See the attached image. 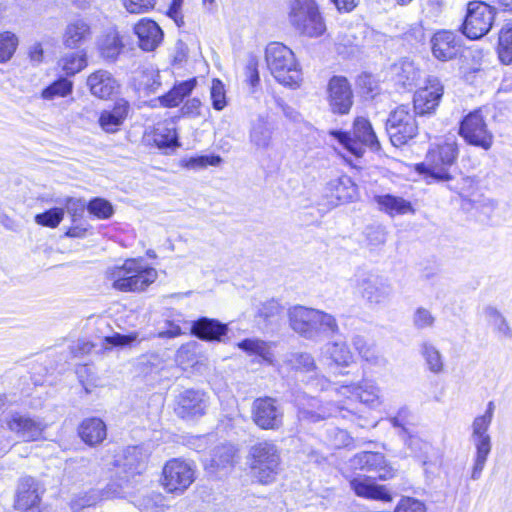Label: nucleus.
I'll return each mask as SVG.
<instances>
[{"mask_svg": "<svg viewBox=\"0 0 512 512\" xmlns=\"http://www.w3.org/2000/svg\"><path fill=\"white\" fill-rule=\"evenodd\" d=\"M156 0H123V5L129 13H146L154 8Z\"/></svg>", "mask_w": 512, "mask_h": 512, "instance_id": "nucleus-54", "label": "nucleus"}, {"mask_svg": "<svg viewBox=\"0 0 512 512\" xmlns=\"http://www.w3.org/2000/svg\"><path fill=\"white\" fill-rule=\"evenodd\" d=\"M250 139L258 148H267L271 141V131L264 123H259L251 130Z\"/></svg>", "mask_w": 512, "mask_h": 512, "instance_id": "nucleus-50", "label": "nucleus"}, {"mask_svg": "<svg viewBox=\"0 0 512 512\" xmlns=\"http://www.w3.org/2000/svg\"><path fill=\"white\" fill-rule=\"evenodd\" d=\"M432 53L440 61H448L456 57L460 50V41L451 31H439L431 39Z\"/></svg>", "mask_w": 512, "mask_h": 512, "instance_id": "nucleus-22", "label": "nucleus"}, {"mask_svg": "<svg viewBox=\"0 0 512 512\" xmlns=\"http://www.w3.org/2000/svg\"><path fill=\"white\" fill-rule=\"evenodd\" d=\"M282 312V306L276 300L265 302L259 310V316L267 321H272Z\"/></svg>", "mask_w": 512, "mask_h": 512, "instance_id": "nucleus-57", "label": "nucleus"}, {"mask_svg": "<svg viewBox=\"0 0 512 512\" xmlns=\"http://www.w3.org/2000/svg\"><path fill=\"white\" fill-rule=\"evenodd\" d=\"M87 209L99 219H108L114 212L111 203L102 198L91 200L87 205Z\"/></svg>", "mask_w": 512, "mask_h": 512, "instance_id": "nucleus-49", "label": "nucleus"}, {"mask_svg": "<svg viewBox=\"0 0 512 512\" xmlns=\"http://www.w3.org/2000/svg\"><path fill=\"white\" fill-rule=\"evenodd\" d=\"M72 82L66 78H60L42 91V97L51 100L55 97H65L72 91Z\"/></svg>", "mask_w": 512, "mask_h": 512, "instance_id": "nucleus-44", "label": "nucleus"}, {"mask_svg": "<svg viewBox=\"0 0 512 512\" xmlns=\"http://www.w3.org/2000/svg\"><path fill=\"white\" fill-rule=\"evenodd\" d=\"M235 450L231 446H222L215 450L212 464L217 468L231 466L234 462Z\"/></svg>", "mask_w": 512, "mask_h": 512, "instance_id": "nucleus-52", "label": "nucleus"}, {"mask_svg": "<svg viewBox=\"0 0 512 512\" xmlns=\"http://www.w3.org/2000/svg\"><path fill=\"white\" fill-rule=\"evenodd\" d=\"M331 433L333 434V439L331 440L333 447L340 448L350 443V437L345 430L335 428Z\"/></svg>", "mask_w": 512, "mask_h": 512, "instance_id": "nucleus-64", "label": "nucleus"}, {"mask_svg": "<svg viewBox=\"0 0 512 512\" xmlns=\"http://www.w3.org/2000/svg\"><path fill=\"white\" fill-rule=\"evenodd\" d=\"M352 344L360 357L370 365L377 367H383L386 365L387 360L375 346L368 344L364 337L360 335L354 336Z\"/></svg>", "mask_w": 512, "mask_h": 512, "instance_id": "nucleus-36", "label": "nucleus"}, {"mask_svg": "<svg viewBox=\"0 0 512 512\" xmlns=\"http://www.w3.org/2000/svg\"><path fill=\"white\" fill-rule=\"evenodd\" d=\"M393 72L399 83L406 85L414 81L417 77V71L409 61H401L393 66Z\"/></svg>", "mask_w": 512, "mask_h": 512, "instance_id": "nucleus-48", "label": "nucleus"}, {"mask_svg": "<svg viewBox=\"0 0 512 512\" xmlns=\"http://www.w3.org/2000/svg\"><path fill=\"white\" fill-rule=\"evenodd\" d=\"M5 423L9 431L24 442L37 441L42 438L47 425L38 418L18 412L6 417Z\"/></svg>", "mask_w": 512, "mask_h": 512, "instance_id": "nucleus-16", "label": "nucleus"}, {"mask_svg": "<svg viewBox=\"0 0 512 512\" xmlns=\"http://www.w3.org/2000/svg\"><path fill=\"white\" fill-rule=\"evenodd\" d=\"M44 488L32 478H22L18 484L15 508L21 512H46L42 508L41 496Z\"/></svg>", "mask_w": 512, "mask_h": 512, "instance_id": "nucleus-17", "label": "nucleus"}, {"mask_svg": "<svg viewBox=\"0 0 512 512\" xmlns=\"http://www.w3.org/2000/svg\"><path fill=\"white\" fill-rule=\"evenodd\" d=\"M149 457V451L143 446H128L123 450L122 460H117V463L131 475L141 474L146 468Z\"/></svg>", "mask_w": 512, "mask_h": 512, "instance_id": "nucleus-27", "label": "nucleus"}, {"mask_svg": "<svg viewBox=\"0 0 512 512\" xmlns=\"http://www.w3.org/2000/svg\"><path fill=\"white\" fill-rule=\"evenodd\" d=\"M251 413L253 422L261 429L276 430L282 426L283 410L274 398L255 399Z\"/></svg>", "mask_w": 512, "mask_h": 512, "instance_id": "nucleus-14", "label": "nucleus"}, {"mask_svg": "<svg viewBox=\"0 0 512 512\" xmlns=\"http://www.w3.org/2000/svg\"><path fill=\"white\" fill-rule=\"evenodd\" d=\"M201 106L202 103L197 98H192L186 101V103L182 106V113L185 116L189 117H198L201 115Z\"/></svg>", "mask_w": 512, "mask_h": 512, "instance_id": "nucleus-63", "label": "nucleus"}, {"mask_svg": "<svg viewBox=\"0 0 512 512\" xmlns=\"http://www.w3.org/2000/svg\"><path fill=\"white\" fill-rule=\"evenodd\" d=\"M134 32L138 37L139 46L144 51H153L163 39L159 25L150 19L143 18L135 26Z\"/></svg>", "mask_w": 512, "mask_h": 512, "instance_id": "nucleus-23", "label": "nucleus"}, {"mask_svg": "<svg viewBox=\"0 0 512 512\" xmlns=\"http://www.w3.org/2000/svg\"><path fill=\"white\" fill-rule=\"evenodd\" d=\"M289 19L301 34L308 37H319L326 31V25L313 0H294Z\"/></svg>", "mask_w": 512, "mask_h": 512, "instance_id": "nucleus-7", "label": "nucleus"}, {"mask_svg": "<svg viewBox=\"0 0 512 512\" xmlns=\"http://www.w3.org/2000/svg\"><path fill=\"white\" fill-rule=\"evenodd\" d=\"M207 406V397L203 392L187 389L177 396L175 412L183 419H193L204 415Z\"/></svg>", "mask_w": 512, "mask_h": 512, "instance_id": "nucleus-19", "label": "nucleus"}, {"mask_svg": "<svg viewBox=\"0 0 512 512\" xmlns=\"http://www.w3.org/2000/svg\"><path fill=\"white\" fill-rule=\"evenodd\" d=\"M367 240L373 246L384 244L386 241V232L381 227L368 228Z\"/></svg>", "mask_w": 512, "mask_h": 512, "instance_id": "nucleus-61", "label": "nucleus"}, {"mask_svg": "<svg viewBox=\"0 0 512 512\" xmlns=\"http://www.w3.org/2000/svg\"><path fill=\"white\" fill-rule=\"evenodd\" d=\"M315 318L319 320L313 324L312 342H321L339 332L337 320L333 315L317 309Z\"/></svg>", "mask_w": 512, "mask_h": 512, "instance_id": "nucleus-34", "label": "nucleus"}, {"mask_svg": "<svg viewBox=\"0 0 512 512\" xmlns=\"http://www.w3.org/2000/svg\"><path fill=\"white\" fill-rule=\"evenodd\" d=\"M152 140L160 149L179 146L176 128L171 123L157 124L152 133Z\"/></svg>", "mask_w": 512, "mask_h": 512, "instance_id": "nucleus-37", "label": "nucleus"}, {"mask_svg": "<svg viewBox=\"0 0 512 512\" xmlns=\"http://www.w3.org/2000/svg\"><path fill=\"white\" fill-rule=\"evenodd\" d=\"M221 162L219 156H198L191 157L186 162V166L191 169H202L208 165L217 166Z\"/></svg>", "mask_w": 512, "mask_h": 512, "instance_id": "nucleus-55", "label": "nucleus"}, {"mask_svg": "<svg viewBox=\"0 0 512 512\" xmlns=\"http://www.w3.org/2000/svg\"><path fill=\"white\" fill-rule=\"evenodd\" d=\"M195 479L196 467L191 461L173 458L162 469V485L168 493L183 494Z\"/></svg>", "mask_w": 512, "mask_h": 512, "instance_id": "nucleus-9", "label": "nucleus"}, {"mask_svg": "<svg viewBox=\"0 0 512 512\" xmlns=\"http://www.w3.org/2000/svg\"><path fill=\"white\" fill-rule=\"evenodd\" d=\"M273 346L274 343L266 342L258 338H247L237 343V347L248 355L258 356L261 358L262 362L275 366L276 360L273 352Z\"/></svg>", "mask_w": 512, "mask_h": 512, "instance_id": "nucleus-29", "label": "nucleus"}, {"mask_svg": "<svg viewBox=\"0 0 512 512\" xmlns=\"http://www.w3.org/2000/svg\"><path fill=\"white\" fill-rule=\"evenodd\" d=\"M91 37V28L89 24L77 19L70 22L63 33V44L67 48H77L85 43Z\"/></svg>", "mask_w": 512, "mask_h": 512, "instance_id": "nucleus-32", "label": "nucleus"}, {"mask_svg": "<svg viewBox=\"0 0 512 512\" xmlns=\"http://www.w3.org/2000/svg\"><path fill=\"white\" fill-rule=\"evenodd\" d=\"M321 356L329 361V365L337 367H348L354 361L353 353L349 346L343 341H333L326 343L321 348Z\"/></svg>", "mask_w": 512, "mask_h": 512, "instance_id": "nucleus-28", "label": "nucleus"}, {"mask_svg": "<svg viewBox=\"0 0 512 512\" xmlns=\"http://www.w3.org/2000/svg\"><path fill=\"white\" fill-rule=\"evenodd\" d=\"M331 135L357 157L363 155L364 146H367L372 150H378L380 148L379 141L371 123L363 117L355 119L352 136L347 132L341 131H331Z\"/></svg>", "mask_w": 512, "mask_h": 512, "instance_id": "nucleus-8", "label": "nucleus"}, {"mask_svg": "<svg viewBox=\"0 0 512 512\" xmlns=\"http://www.w3.org/2000/svg\"><path fill=\"white\" fill-rule=\"evenodd\" d=\"M87 65L86 55L80 52H71L59 60V66L67 76H73Z\"/></svg>", "mask_w": 512, "mask_h": 512, "instance_id": "nucleus-40", "label": "nucleus"}, {"mask_svg": "<svg viewBox=\"0 0 512 512\" xmlns=\"http://www.w3.org/2000/svg\"><path fill=\"white\" fill-rule=\"evenodd\" d=\"M196 85V79L183 81L175 85L168 93L160 96L157 101L160 106L172 108L178 106L188 96Z\"/></svg>", "mask_w": 512, "mask_h": 512, "instance_id": "nucleus-35", "label": "nucleus"}, {"mask_svg": "<svg viewBox=\"0 0 512 512\" xmlns=\"http://www.w3.org/2000/svg\"><path fill=\"white\" fill-rule=\"evenodd\" d=\"M64 217V209L63 208H52L44 213L37 214L35 216V222L38 225L46 226L50 228H56Z\"/></svg>", "mask_w": 512, "mask_h": 512, "instance_id": "nucleus-47", "label": "nucleus"}, {"mask_svg": "<svg viewBox=\"0 0 512 512\" xmlns=\"http://www.w3.org/2000/svg\"><path fill=\"white\" fill-rule=\"evenodd\" d=\"M86 208V203L83 199L69 198L66 201V209L68 214L72 217L73 221L81 218Z\"/></svg>", "mask_w": 512, "mask_h": 512, "instance_id": "nucleus-59", "label": "nucleus"}, {"mask_svg": "<svg viewBox=\"0 0 512 512\" xmlns=\"http://www.w3.org/2000/svg\"><path fill=\"white\" fill-rule=\"evenodd\" d=\"M421 353L431 372L440 373L443 371L444 363L442 355L434 345L427 342L423 343Z\"/></svg>", "mask_w": 512, "mask_h": 512, "instance_id": "nucleus-42", "label": "nucleus"}, {"mask_svg": "<svg viewBox=\"0 0 512 512\" xmlns=\"http://www.w3.org/2000/svg\"><path fill=\"white\" fill-rule=\"evenodd\" d=\"M351 488L360 496L372 500L391 502L392 495L385 486L377 485L369 479L355 478L350 482Z\"/></svg>", "mask_w": 512, "mask_h": 512, "instance_id": "nucleus-31", "label": "nucleus"}, {"mask_svg": "<svg viewBox=\"0 0 512 512\" xmlns=\"http://www.w3.org/2000/svg\"><path fill=\"white\" fill-rule=\"evenodd\" d=\"M79 435L90 446L100 444L107 436L106 424L97 417L85 419L79 427Z\"/></svg>", "mask_w": 512, "mask_h": 512, "instance_id": "nucleus-33", "label": "nucleus"}, {"mask_svg": "<svg viewBox=\"0 0 512 512\" xmlns=\"http://www.w3.org/2000/svg\"><path fill=\"white\" fill-rule=\"evenodd\" d=\"M409 416V410L407 408H401L396 416L389 418V421L393 427L401 428L402 431L407 432L406 426L409 424Z\"/></svg>", "mask_w": 512, "mask_h": 512, "instance_id": "nucleus-62", "label": "nucleus"}, {"mask_svg": "<svg viewBox=\"0 0 512 512\" xmlns=\"http://www.w3.org/2000/svg\"><path fill=\"white\" fill-rule=\"evenodd\" d=\"M459 134L473 146L489 150L493 144V134L487 128L480 110L469 113L461 122Z\"/></svg>", "mask_w": 512, "mask_h": 512, "instance_id": "nucleus-13", "label": "nucleus"}, {"mask_svg": "<svg viewBox=\"0 0 512 512\" xmlns=\"http://www.w3.org/2000/svg\"><path fill=\"white\" fill-rule=\"evenodd\" d=\"M249 457L252 475L258 482L266 485L276 480L281 470V457L274 442H257L250 448Z\"/></svg>", "mask_w": 512, "mask_h": 512, "instance_id": "nucleus-5", "label": "nucleus"}, {"mask_svg": "<svg viewBox=\"0 0 512 512\" xmlns=\"http://www.w3.org/2000/svg\"><path fill=\"white\" fill-rule=\"evenodd\" d=\"M379 387L372 381H363L361 385L341 386L338 390L340 396L346 397L347 401L329 404L324 407L320 405L318 399L313 397L298 396L296 399L299 417L311 422H317L331 416L339 414L342 418L352 422H357L360 427L366 426V420L358 416L353 405L358 401L360 403L376 406L380 404Z\"/></svg>", "mask_w": 512, "mask_h": 512, "instance_id": "nucleus-1", "label": "nucleus"}, {"mask_svg": "<svg viewBox=\"0 0 512 512\" xmlns=\"http://www.w3.org/2000/svg\"><path fill=\"white\" fill-rule=\"evenodd\" d=\"M245 73L247 77V81L251 86H256L259 81V72H258V61L256 58H250L247 62Z\"/></svg>", "mask_w": 512, "mask_h": 512, "instance_id": "nucleus-60", "label": "nucleus"}, {"mask_svg": "<svg viewBox=\"0 0 512 512\" xmlns=\"http://www.w3.org/2000/svg\"><path fill=\"white\" fill-rule=\"evenodd\" d=\"M386 131L395 147L407 144L418 133V125L413 113L405 105L393 110L387 121Z\"/></svg>", "mask_w": 512, "mask_h": 512, "instance_id": "nucleus-11", "label": "nucleus"}, {"mask_svg": "<svg viewBox=\"0 0 512 512\" xmlns=\"http://www.w3.org/2000/svg\"><path fill=\"white\" fill-rule=\"evenodd\" d=\"M87 85L91 94L100 99H108L119 87L116 79L106 70H98L89 75Z\"/></svg>", "mask_w": 512, "mask_h": 512, "instance_id": "nucleus-25", "label": "nucleus"}, {"mask_svg": "<svg viewBox=\"0 0 512 512\" xmlns=\"http://www.w3.org/2000/svg\"><path fill=\"white\" fill-rule=\"evenodd\" d=\"M412 321L416 329L423 330L434 326L435 317L430 310L418 307L413 314Z\"/></svg>", "mask_w": 512, "mask_h": 512, "instance_id": "nucleus-53", "label": "nucleus"}, {"mask_svg": "<svg viewBox=\"0 0 512 512\" xmlns=\"http://www.w3.org/2000/svg\"><path fill=\"white\" fill-rule=\"evenodd\" d=\"M350 462L354 469L374 473V477L381 480H387L394 475V471L387 465L384 455L378 452L358 453Z\"/></svg>", "mask_w": 512, "mask_h": 512, "instance_id": "nucleus-20", "label": "nucleus"}, {"mask_svg": "<svg viewBox=\"0 0 512 512\" xmlns=\"http://www.w3.org/2000/svg\"><path fill=\"white\" fill-rule=\"evenodd\" d=\"M317 309L296 305L288 310L290 328L306 340L312 341L313 324L319 320L315 318Z\"/></svg>", "mask_w": 512, "mask_h": 512, "instance_id": "nucleus-21", "label": "nucleus"}, {"mask_svg": "<svg viewBox=\"0 0 512 512\" xmlns=\"http://www.w3.org/2000/svg\"><path fill=\"white\" fill-rule=\"evenodd\" d=\"M123 44L117 33L106 36L101 44V55L108 60H115L120 54Z\"/></svg>", "mask_w": 512, "mask_h": 512, "instance_id": "nucleus-45", "label": "nucleus"}, {"mask_svg": "<svg viewBox=\"0 0 512 512\" xmlns=\"http://www.w3.org/2000/svg\"><path fill=\"white\" fill-rule=\"evenodd\" d=\"M457 157L458 146L455 138H447L442 143L432 145L424 161L417 164L415 169L436 181H449L452 178L449 169Z\"/></svg>", "mask_w": 512, "mask_h": 512, "instance_id": "nucleus-4", "label": "nucleus"}, {"mask_svg": "<svg viewBox=\"0 0 512 512\" xmlns=\"http://www.w3.org/2000/svg\"><path fill=\"white\" fill-rule=\"evenodd\" d=\"M265 59L278 83L292 89L300 87L303 81L302 69L289 47L280 42H272L266 47Z\"/></svg>", "mask_w": 512, "mask_h": 512, "instance_id": "nucleus-3", "label": "nucleus"}, {"mask_svg": "<svg viewBox=\"0 0 512 512\" xmlns=\"http://www.w3.org/2000/svg\"><path fill=\"white\" fill-rule=\"evenodd\" d=\"M356 287L369 306H381L389 302L393 295V286L389 278L366 272L357 276Z\"/></svg>", "mask_w": 512, "mask_h": 512, "instance_id": "nucleus-10", "label": "nucleus"}, {"mask_svg": "<svg viewBox=\"0 0 512 512\" xmlns=\"http://www.w3.org/2000/svg\"><path fill=\"white\" fill-rule=\"evenodd\" d=\"M157 270L143 265L140 259H127L122 265L109 268L106 278L120 292H141L155 282Z\"/></svg>", "mask_w": 512, "mask_h": 512, "instance_id": "nucleus-2", "label": "nucleus"}, {"mask_svg": "<svg viewBox=\"0 0 512 512\" xmlns=\"http://www.w3.org/2000/svg\"><path fill=\"white\" fill-rule=\"evenodd\" d=\"M406 443L414 455L421 459L422 464L426 466L429 463L427 454L431 450V445L416 436H409Z\"/></svg>", "mask_w": 512, "mask_h": 512, "instance_id": "nucleus-51", "label": "nucleus"}, {"mask_svg": "<svg viewBox=\"0 0 512 512\" xmlns=\"http://www.w3.org/2000/svg\"><path fill=\"white\" fill-rule=\"evenodd\" d=\"M484 315L488 323L493 327V331L500 339H511L512 329L506 318L494 306H487L484 309Z\"/></svg>", "mask_w": 512, "mask_h": 512, "instance_id": "nucleus-38", "label": "nucleus"}, {"mask_svg": "<svg viewBox=\"0 0 512 512\" xmlns=\"http://www.w3.org/2000/svg\"><path fill=\"white\" fill-rule=\"evenodd\" d=\"M19 39L16 34L5 31L0 33V63L9 61L18 47Z\"/></svg>", "mask_w": 512, "mask_h": 512, "instance_id": "nucleus-43", "label": "nucleus"}, {"mask_svg": "<svg viewBox=\"0 0 512 512\" xmlns=\"http://www.w3.org/2000/svg\"><path fill=\"white\" fill-rule=\"evenodd\" d=\"M373 199L377 204L378 209L391 217L404 215L407 213H414L412 204L402 197L391 194H383L375 195Z\"/></svg>", "mask_w": 512, "mask_h": 512, "instance_id": "nucleus-30", "label": "nucleus"}, {"mask_svg": "<svg viewBox=\"0 0 512 512\" xmlns=\"http://www.w3.org/2000/svg\"><path fill=\"white\" fill-rule=\"evenodd\" d=\"M130 110L129 103L118 100L111 109L103 110L99 117L100 127L107 133H116L123 125Z\"/></svg>", "mask_w": 512, "mask_h": 512, "instance_id": "nucleus-24", "label": "nucleus"}, {"mask_svg": "<svg viewBox=\"0 0 512 512\" xmlns=\"http://www.w3.org/2000/svg\"><path fill=\"white\" fill-rule=\"evenodd\" d=\"M494 19L493 7L484 2L471 1L467 6L463 33L470 39H480L491 30Z\"/></svg>", "mask_w": 512, "mask_h": 512, "instance_id": "nucleus-12", "label": "nucleus"}, {"mask_svg": "<svg viewBox=\"0 0 512 512\" xmlns=\"http://www.w3.org/2000/svg\"><path fill=\"white\" fill-rule=\"evenodd\" d=\"M494 410V402H488L485 413L481 416H477L472 423V439L476 448V455L471 473V478L473 480L480 478L488 455L491 451V439L487 431L492 422Z\"/></svg>", "mask_w": 512, "mask_h": 512, "instance_id": "nucleus-6", "label": "nucleus"}, {"mask_svg": "<svg viewBox=\"0 0 512 512\" xmlns=\"http://www.w3.org/2000/svg\"><path fill=\"white\" fill-rule=\"evenodd\" d=\"M443 85L435 78L430 77L426 85L416 91L413 98L414 111L419 115L432 113L443 96Z\"/></svg>", "mask_w": 512, "mask_h": 512, "instance_id": "nucleus-18", "label": "nucleus"}, {"mask_svg": "<svg viewBox=\"0 0 512 512\" xmlns=\"http://www.w3.org/2000/svg\"><path fill=\"white\" fill-rule=\"evenodd\" d=\"M210 99L212 107L217 111H222L227 106L226 90L221 80H212L210 87Z\"/></svg>", "mask_w": 512, "mask_h": 512, "instance_id": "nucleus-46", "label": "nucleus"}, {"mask_svg": "<svg viewBox=\"0 0 512 512\" xmlns=\"http://www.w3.org/2000/svg\"><path fill=\"white\" fill-rule=\"evenodd\" d=\"M499 59L504 64L512 63V24H506L499 33Z\"/></svg>", "mask_w": 512, "mask_h": 512, "instance_id": "nucleus-41", "label": "nucleus"}, {"mask_svg": "<svg viewBox=\"0 0 512 512\" xmlns=\"http://www.w3.org/2000/svg\"><path fill=\"white\" fill-rule=\"evenodd\" d=\"M327 101L334 114H348L353 105V91L347 78L333 76L327 85Z\"/></svg>", "mask_w": 512, "mask_h": 512, "instance_id": "nucleus-15", "label": "nucleus"}, {"mask_svg": "<svg viewBox=\"0 0 512 512\" xmlns=\"http://www.w3.org/2000/svg\"><path fill=\"white\" fill-rule=\"evenodd\" d=\"M160 498V495L144 496L138 500L137 506L141 512H163V506L157 501L161 500Z\"/></svg>", "mask_w": 512, "mask_h": 512, "instance_id": "nucleus-58", "label": "nucleus"}, {"mask_svg": "<svg viewBox=\"0 0 512 512\" xmlns=\"http://www.w3.org/2000/svg\"><path fill=\"white\" fill-rule=\"evenodd\" d=\"M191 332L199 339L220 342L227 334L228 327L216 319L202 317L193 322Z\"/></svg>", "mask_w": 512, "mask_h": 512, "instance_id": "nucleus-26", "label": "nucleus"}, {"mask_svg": "<svg viewBox=\"0 0 512 512\" xmlns=\"http://www.w3.org/2000/svg\"><path fill=\"white\" fill-rule=\"evenodd\" d=\"M394 512H426V507L421 501L407 497L400 500Z\"/></svg>", "mask_w": 512, "mask_h": 512, "instance_id": "nucleus-56", "label": "nucleus"}, {"mask_svg": "<svg viewBox=\"0 0 512 512\" xmlns=\"http://www.w3.org/2000/svg\"><path fill=\"white\" fill-rule=\"evenodd\" d=\"M284 363L291 369L301 372H311L316 369L313 356L308 352H291L285 357Z\"/></svg>", "mask_w": 512, "mask_h": 512, "instance_id": "nucleus-39", "label": "nucleus"}]
</instances>
